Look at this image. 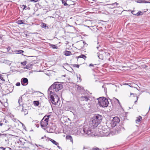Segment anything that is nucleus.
I'll list each match as a JSON object with an SVG mask.
<instances>
[{
    "mask_svg": "<svg viewBox=\"0 0 150 150\" xmlns=\"http://www.w3.org/2000/svg\"><path fill=\"white\" fill-rule=\"evenodd\" d=\"M102 120V115L97 114L92 118L88 125H84L82 128L79 129L77 131L79 135H87L89 137L96 136L97 134L93 131V129L97 127Z\"/></svg>",
    "mask_w": 150,
    "mask_h": 150,
    "instance_id": "obj_1",
    "label": "nucleus"
},
{
    "mask_svg": "<svg viewBox=\"0 0 150 150\" xmlns=\"http://www.w3.org/2000/svg\"><path fill=\"white\" fill-rule=\"evenodd\" d=\"M63 88L62 85L60 83L56 82H54L53 84L50 86L48 89V91L50 92L52 91V92H57L61 89Z\"/></svg>",
    "mask_w": 150,
    "mask_h": 150,
    "instance_id": "obj_2",
    "label": "nucleus"
},
{
    "mask_svg": "<svg viewBox=\"0 0 150 150\" xmlns=\"http://www.w3.org/2000/svg\"><path fill=\"white\" fill-rule=\"evenodd\" d=\"M50 100L52 104L57 105L60 102L58 96L54 92L50 91Z\"/></svg>",
    "mask_w": 150,
    "mask_h": 150,
    "instance_id": "obj_3",
    "label": "nucleus"
},
{
    "mask_svg": "<svg viewBox=\"0 0 150 150\" xmlns=\"http://www.w3.org/2000/svg\"><path fill=\"white\" fill-rule=\"evenodd\" d=\"M0 86L4 91L8 93L11 92L13 90V87L10 84L7 85L4 82L0 83Z\"/></svg>",
    "mask_w": 150,
    "mask_h": 150,
    "instance_id": "obj_4",
    "label": "nucleus"
},
{
    "mask_svg": "<svg viewBox=\"0 0 150 150\" xmlns=\"http://www.w3.org/2000/svg\"><path fill=\"white\" fill-rule=\"evenodd\" d=\"M99 104L102 107H107L108 106L109 102L108 99L104 97L98 98Z\"/></svg>",
    "mask_w": 150,
    "mask_h": 150,
    "instance_id": "obj_5",
    "label": "nucleus"
},
{
    "mask_svg": "<svg viewBox=\"0 0 150 150\" xmlns=\"http://www.w3.org/2000/svg\"><path fill=\"white\" fill-rule=\"evenodd\" d=\"M50 116V115L47 116H45L43 119L41 120L40 125L42 128H45L48 125V119Z\"/></svg>",
    "mask_w": 150,
    "mask_h": 150,
    "instance_id": "obj_6",
    "label": "nucleus"
},
{
    "mask_svg": "<svg viewBox=\"0 0 150 150\" xmlns=\"http://www.w3.org/2000/svg\"><path fill=\"white\" fill-rule=\"evenodd\" d=\"M120 121L119 118L117 117H115L113 118V120L111 122V125L112 127L115 126L117 124H118Z\"/></svg>",
    "mask_w": 150,
    "mask_h": 150,
    "instance_id": "obj_7",
    "label": "nucleus"
},
{
    "mask_svg": "<svg viewBox=\"0 0 150 150\" xmlns=\"http://www.w3.org/2000/svg\"><path fill=\"white\" fill-rule=\"evenodd\" d=\"M21 84L23 86L26 85L28 83V80L25 78H22L21 80Z\"/></svg>",
    "mask_w": 150,
    "mask_h": 150,
    "instance_id": "obj_8",
    "label": "nucleus"
},
{
    "mask_svg": "<svg viewBox=\"0 0 150 150\" xmlns=\"http://www.w3.org/2000/svg\"><path fill=\"white\" fill-rule=\"evenodd\" d=\"M31 144H32L29 142H25L23 144V146L24 148H25V150H26V149L27 150L28 149L30 150L29 147Z\"/></svg>",
    "mask_w": 150,
    "mask_h": 150,
    "instance_id": "obj_9",
    "label": "nucleus"
},
{
    "mask_svg": "<svg viewBox=\"0 0 150 150\" xmlns=\"http://www.w3.org/2000/svg\"><path fill=\"white\" fill-rule=\"evenodd\" d=\"M113 100H114V101H115V103H118V104L119 105L120 107L122 108V112L124 111L120 103L119 102V100L118 99H117V98H113Z\"/></svg>",
    "mask_w": 150,
    "mask_h": 150,
    "instance_id": "obj_10",
    "label": "nucleus"
},
{
    "mask_svg": "<svg viewBox=\"0 0 150 150\" xmlns=\"http://www.w3.org/2000/svg\"><path fill=\"white\" fill-rule=\"evenodd\" d=\"M46 140L50 141L54 144L56 145H57L59 144L56 142L55 140L49 138H47V139H46Z\"/></svg>",
    "mask_w": 150,
    "mask_h": 150,
    "instance_id": "obj_11",
    "label": "nucleus"
},
{
    "mask_svg": "<svg viewBox=\"0 0 150 150\" xmlns=\"http://www.w3.org/2000/svg\"><path fill=\"white\" fill-rule=\"evenodd\" d=\"M66 138L67 139L70 140L72 143H73V139L71 136L67 135L66 137Z\"/></svg>",
    "mask_w": 150,
    "mask_h": 150,
    "instance_id": "obj_12",
    "label": "nucleus"
},
{
    "mask_svg": "<svg viewBox=\"0 0 150 150\" xmlns=\"http://www.w3.org/2000/svg\"><path fill=\"white\" fill-rule=\"evenodd\" d=\"M86 57L85 55L83 54H81V55L79 56L78 57H76V58L77 59H78L79 58H82L85 60ZM77 61H78V59H77Z\"/></svg>",
    "mask_w": 150,
    "mask_h": 150,
    "instance_id": "obj_13",
    "label": "nucleus"
},
{
    "mask_svg": "<svg viewBox=\"0 0 150 150\" xmlns=\"http://www.w3.org/2000/svg\"><path fill=\"white\" fill-rule=\"evenodd\" d=\"M64 54L66 56H68L71 54V52L70 51H65L64 52Z\"/></svg>",
    "mask_w": 150,
    "mask_h": 150,
    "instance_id": "obj_14",
    "label": "nucleus"
},
{
    "mask_svg": "<svg viewBox=\"0 0 150 150\" xmlns=\"http://www.w3.org/2000/svg\"><path fill=\"white\" fill-rule=\"evenodd\" d=\"M142 120V117L141 116H139L138 117H137L136 118V122L137 123L138 122H141V121Z\"/></svg>",
    "mask_w": 150,
    "mask_h": 150,
    "instance_id": "obj_15",
    "label": "nucleus"
},
{
    "mask_svg": "<svg viewBox=\"0 0 150 150\" xmlns=\"http://www.w3.org/2000/svg\"><path fill=\"white\" fill-rule=\"evenodd\" d=\"M137 2L139 3H150L149 1H147L145 0H139L137 1Z\"/></svg>",
    "mask_w": 150,
    "mask_h": 150,
    "instance_id": "obj_16",
    "label": "nucleus"
},
{
    "mask_svg": "<svg viewBox=\"0 0 150 150\" xmlns=\"http://www.w3.org/2000/svg\"><path fill=\"white\" fill-rule=\"evenodd\" d=\"M41 27L45 29L49 28V27L48 26H47V24L43 23H42Z\"/></svg>",
    "mask_w": 150,
    "mask_h": 150,
    "instance_id": "obj_17",
    "label": "nucleus"
},
{
    "mask_svg": "<svg viewBox=\"0 0 150 150\" xmlns=\"http://www.w3.org/2000/svg\"><path fill=\"white\" fill-rule=\"evenodd\" d=\"M98 57L100 59H103V56L102 54H100L98 52L97 53Z\"/></svg>",
    "mask_w": 150,
    "mask_h": 150,
    "instance_id": "obj_18",
    "label": "nucleus"
},
{
    "mask_svg": "<svg viewBox=\"0 0 150 150\" xmlns=\"http://www.w3.org/2000/svg\"><path fill=\"white\" fill-rule=\"evenodd\" d=\"M62 4H63L64 6H70V5L71 4H68V2H67L65 1H64V0H62Z\"/></svg>",
    "mask_w": 150,
    "mask_h": 150,
    "instance_id": "obj_19",
    "label": "nucleus"
},
{
    "mask_svg": "<svg viewBox=\"0 0 150 150\" xmlns=\"http://www.w3.org/2000/svg\"><path fill=\"white\" fill-rule=\"evenodd\" d=\"M55 114L57 116L58 118L59 119L61 120L62 118V115L60 113H55Z\"/></svg>",
    "mask_w": 150,
    "mask_h": 150,
    "instance_id": "obj_20",
    "label": "nucleus"
},
{
    "mask_svg": "<svg viewBox=\"0 0 150 150\" xmlns=\"http://www.w3.org/2000/svg\"><path fill=\"white\" fill-rule=\"evenodd\" d=\"M24 21H23L21 20H19L17 21V23L18 24H24Z\"/></svg>",
    "mask_w": 150,
    "mask_h": 150,
    "instance_id": "obj_21",
    "label": "nucleus"
},
{
    "mask_svg": "<svg viewBox=\"0 0 150 150\" xmlns=\"http://www.w3.org/2000/svg\"><path fill=\"white\" fill-rule=\"evenodd\" d=\"M81 99L83 100H85L86 101H87L88 100V98L87 96H82L81 97Z\"/></svg>",
    "mask_w": 150,
    "mask_h": 150,
    "instance_id": "obj_22",
    "label": "nucleus"
},
{
    "mask_svg": "<svg viewBox=\"0 0 150 150\" xmlns=\"http://www.w3.org/2000/svg\"><path fill=\"white\" fill-rule=\"evenodd\" d=\"M49 45L51 47H52L53 49H57L58 48L57 46L56 45H54L50 44Z\"/></svg>",
    "mask_w": 150,
    "mask_h": 150,
    "instance_id": "obj_23",
    "label": "nucleus"
},
{
    "mask_svg": "<svg viewBox=\"0 0 150 150\" xmlns=\"http://www.w3.org/2000/svg\"><path fill=\"white\" fill-rule=\"evenodd\" d=\"M33 103L35 106H38L40 104L38 101H34L33 102Z\"/></svg>",
    "mask_w": 150,
    "mask_h": 150,
    "instance_id": "obj_24",
    "label": "nucleus"
},
{
    "mask_svg": "<svg viewBox=\"0 0 150 150\" xmlns=\"http://www.w3.org/2000/svg\"><path fill=\"white\" fill-rule=\"evenodd\" d=\"M0 149H2L3 150H11V148L9 147L4 148L2 146L0 147Z\"/></svg>",
    "mask_w": 150,
    "mask_h": 150,
    "instance_id": "obj_25",
    "label": "nucleus"
},
{
    "mask_svg": "<svg viewBox=\"0 0 150 150\" xmlns=\"http://www.w3.org/2000/svg\"><path fill=\"white\" fill-rule=\"evenodd\" d=\"M143 13L141 11H139L136 13V16H138L140 15H142L143 14Z\"/></svg>",
    "mask_w": 150,
    "mask_h": 150,
    "instance_id": "obj_26",
    "label": "nucleus"
},
{
    "mask_svg": "<svg viewBox=\"0 0 150 150\" xmlns=\"http://www.w3.org/2000/svg\"><path fill=\"white\" fill-rule=\"evenodd\" d=\"M18 103L19 105H21L22 103V97H20L18 100Z\"/></svg>",
    "mask_w": 150,
    "mask_h": 150,
    "instance_id": "obj_27",
    "label": "nucleus"
},
{
    "mask_svg": "<svg viewBox=\"0 0 150 150\" xmlns=\"http://www.w3.org/2000/svg\"><path fill=\"white\" fill-rule=\"evenodd\" d=\"M77 89L78 90L81 91V90L83 89V88L82 87L80 86H77Z\"/></svg>",
    "mask_w": 150,
    "mask_h": 150,
    "instance_id": "obj_28",
    "label": "nucleus"
},
{
    "mask_svg": "<svg viewBox=\"0 0 150 150\" xmlns=\"http://www.w3.org/2000/svg\"><path fill=\"white\" fill-rule=\"evenodd\" d=\"M91 150H101L97 147H94L92 148Z\"/></svg>",
    "mask_w": 150,
    "mask_h": 150,
    "instance_id": "obj_29",
    "label": "nucleus"
},
{
    "mask_svg": "<svg viewBox=\"0 0 150 150\" xmlns=\"http://www.w3.org/2000/svg\"><path fill=\"white\" fill-rule=\"evenodd\" d=\"M24 107V106L23 107L22 111L23 112H27V111L28 110V109H27L25 108ZM27 112H28V111H27Z\"/></svg>",
    "mask_w": 150,
    "mask_h": 150,
    "instance_id": "obj_30",
    "label": "nucleus"
},
{
    "mask_svg": "<svg viewBox=\"0 0 150 150\" xmlns=\"http://www.w3.org/2000/svg\"><path fill=\"white\" fill-rule=\"evenodd\" d=\"M72 65L73 66V67H76L78 68H79V65L78 64H74Z\"/></svg>",
    "mask_w": 150,
    "mask_h": 150,
    "instance_id": "obj_31",
    "label": "nucleus"
},
{
    "mask_svg": "<svg viewBox=\"0 0 150 150\" xmlns=\"http://www.w3.org/2000/svg\"><path fill=\"white\" fill-rule=\"evenodd\" d=\"M17 52H18V54H21L22 53H23L24 52V51L22 50H18L17 51Z\"/></svg>",
    "mask_w": 150,
    "mask_h": 150,
    "instance_id": "obj_32",
    "label": "nucleus"
},
{
    "mask_svg": "<svg viewBox=\"0 0 150 150\" xmlns=\"http://www.w3.org/2000/svg\"><path fill=\"white\" fill-rule=\"evenodd\" d=\"M27 62L26 61H24L23 62H21V64L25 66V65L26 64Z\"/></svg>",
    "mask_w": 150,
    "mask_h": 150,
    "instance_id": "obj_33",
    "label": "nucleus"
},
{
    "mask_svg": "<svg viewBox=\"0 0 150 150\" xmlns=\"http://www.w3.org/2000/svg\"><path fill=\"white\" fill-rule=\"evenodd\" d=\"M96 65V64H90L89 65V67H94Z\"/></svg>",
    "mask_w": 150,
    "mask_h": 150,
    "instance_id": "obj_34",
    "label": "nucleus"
},
{
    "mask_svg": "<svg viewBox=\"0 0 150 150\" xmlns=\"http://www.w3.org/2000/svg\"><path fill=\"white\" fill-rule=\"evenodd\" d=\"M131 13L134 15L136 16V13L134 11H132L131 12Z\"/></svg>",
    "mask_w": 150,
    "mask_h": 150,
    "instance_id": "obj_35",
    "label": "nucleus"
},
{
    "mask_svg": "<svg viewBox=\"0 0 150 150\" xmlns=\"http://www.w3.org/2000/svg\"><path fill=\"white\" fill-rule=\"evenodd\" d=\"M118 4H118L116 2H115V3H114L112 4H111V5L112 6H113V5L117 6Z\"/></svg>",
    "mask_w": 150,
    "mask_h": 150,
    "instance_id": "obj_36",
    "label": "nucleus"
},
{
    "mask_svg": "<svg viewBox=\"0 0 150 150\" xmlns=\"http://www.w3.org/2000/svg\"><path fill=\"white\" fill-rule=\"evenodd\" d=\"M0 77V79H1L2 81H3L2 82H4L5 83V80L3 78L2 76H1Z\"/></svg>",
    "mask_w": 150,
    "mask_h": 150,
    "instance_id": "obj_37",
    "label": "nucleus"
},
{
    "mask_svg": "<svg viewBox=\"0 0 150 150\" xmlns=\"http://www.w3.org/2000/svg\"><path fill=\"white\" fill-rule=\"evenodd\" d=\"M39 0H30L29 1L30 2H37Z\"/></svg>",
    "mask_w": 150,
    "mask_h": 150,
    "instance_id": "obj_38",
    "label": "nucleus"
},
{
    "mask_svg": "<svg viewBox=\"0 0 150 150\" xmlns=\"http://www.w3.org/2000/svg\"><path fill=\"white\" fill-rule=\"evenodd\" d=\"M16 85L17 86H19L20 85V83L19 82H17L16 83Z\"/></svg>",
    "mask_w": 150,
    "mask_h": 150,
    "instance_id": "obj_39",
    "label": "nucleus"
},
{
    "mask_svg": "<svg viewBox=\"0 0 150 150\" xmlns=\"http://www.w3.org/2000/svg\"><path fill=\"white\" fill-rule=\"evenodd\" d=\"M48 137H46L45 136L43 137H41V139H44V138H45V139L46 140V139H47V138Z\"/></svg>",
    "mask_w": 150,
    "mask_h": 150,
    "instance_id": "obj_40",
    "label": "nucleus"
},
{
    "mask_svg": "<svg viewBox=\"0 0 150 150\" xmlns=\"http://www.w3.org/2000/svg\"><path fill=\"white\" fill-rule=\"evenodd\" d=\"M30 68V67L28 65H26L25 68L28 69H29Z\"/></svg>",
    "mask_w": 150,
    "mask_h": 150,
    "instance_id": "obj_41",
    "label": "nucleus"
},
{
    "mask_svg": "<svg viewBox=\"0 0 150 150\" xmlns=\"http://www.w3.org/2000/svg\"><path fill=\"white\" fill-rule=\"evenodd\" d=\"M22 6H23V7H24L23 9H25L27 7V6H26L25 5H23Z\"/></svg>",
    "mask_w": 150,
    "mask_h": 150,
    "instance_id": "obj_42",
    "label": "nucleus"
},
{
    "mask_svg": "<svg viewBox=\"0 0 150 150\" xmlns=\"http://www.w3.org/2000/svg\"><path fill=\"white\" fill-rule=\"evenodd\" d=\"M105 53H106L105 52ZM106 55L108 56H109L110 55V54L108 52H106Z\"/></svg>",
    "mask_w": 150,
    "mask_h": 150,
    "instance_id": "obj_43",
    "label": "nucleus"
},
{
    "mask_svg": "<svg viewBox=\"0 0 150 150\" xmlns=\"http://www.w3.org/2000/svg\"><path fill=\"white\" fill-rule=\"evenodd\" d=\"M3 36V35H2L0 34V39H2Z\"/></svg>",
    "mask_w": 150,
    "mask_h": 150,
    "instance_id": "obj_44",
    "label": "nucleus"
},
{
    "mask_svg": "<svg viewBox=\"0 0 150 150\" xmlns=\"http://www.w3.org/2000/svg\"><path fill=\"white\" fill-rule=\"evenodd\" d=\"M133 96L134 97H137V94H133Z\"/></svg>",
    "mask_w": 150,
    "mask_h": 150,
    "instance_id": "obj_45",
    "label": "nucleus"
},
{
    "mask_svg": "<svg viewBox=\"0 0 150 150\" xmlns=\"http://www.w3.org/2000/svg\"><path fill=\"white\" fill-rule=\"evenodd\" d=\"M64 66H66V65H69V64H68L67 63H65L64 64Z\"/></svg>",
    "mask_w": 150,
    "mask_h": 150,
    "instance_id": "obj_46",
    "label": "nucleus"
},
{
    "mask_svg": "<svg viewBox=\"0 0 150 150\" xmlns=\"http://www.w3.org/2000/svg\"><path fill=\"white\" fill-rule=\"evenodd\" d=\"M138 98V97H137V100L136 101H135L134 102V103H136V102H137Z\"/></svg>",
    "mask_w": 150,
    "mask_h": 150,
    "instance_id": "obj_47",
    "label": "nucleus"
},
{
    "mask_svg": "<svg viewBox=\"0 0 150 150\" xmlns=\"http://www.w3.org/2000/svg\"><path fill=\"white\" fill-rule=\"evenodd\" d=\"M11 49V48L10 47H8L7 48V50H8V51H9V50H10Z\"/></svg>",
    "mask_w": 150,
    "mask_h": 150,
    "instance_id": "obj_48",
    "label": "nucleus"
},
{
    "mask_svg": "<svg viewBox=\"0 0 150 150\" xmlns=\"http://www.w3.org/2000/svg\"><path fill=\"white\" fill-rule=\"evenodd\" d=\"M83 44L85 45H87V44L86 43V42L85 41H83Z\"/></svg>",
    "mask_w": 150,
    "mask_h": 150,
    "instance_id": "obj_49",
    "label": "nucleus"
},
{
    "mask_svg": "<svg viewBox=\"0 0 150 150\" xmlns=\"http://www.w3.org/2000/svg\"><path fill=\"white\" fill-rule=\"evenodd\" d=\"M1 121L0 122V126H1L3 125V124L2 123H1Z\"/></svg>",
    "mask_w": 150,
    "mask_h": 150,
    "instance_id": "obj_50",
    "label": "nucleus"
},
{
    "mask_svg": "<svg viewBox=\"0 0 150 150\" xmlns=\"http://www.w3.org/2000/svg\"><path fill=\"white\" fill-rule=\"evenodd\" d=\"M93 1H95V2H96L97 0H92Z\"/></svg>",
    "mask_w": 150,
    "mask_h": 150,
    "instance_id": "obj_51",
    "label": "nucleus"
},
{
    "mask_svg": "<svg viewBox=\"0 0 150 150\" xmlns=\"http://www.w3.org/2000/svg\"><path fill=\"white\" fill-rule=\"evenodd\" d=\"M57 147L59 148V149H60L61 148L60 147L58 146H57Z\"/></svg>",
    "mask_w": 150,
    "mask_h": 150,
    "instance_id": "obj_52",
    "label": "nucleus"
},
{
    "mask_svg": "<svg viewBox=\"0 0 150 150\" xmlns=\"http://www.w3.org/2000/svg\"><path fill=\"white\" fill-rule=\"evenodd\" d=\"M104 91H106V90L107 89H106V88H104Z\"/></svg>",
    "mask_w": 150,
    "mask_h": 150,
    "instance_id": "obj_53",
    "label": "nucleus"
},
{
    "mask_svg": "<svg viewBox=\"0 0 150 150\" xmlns=\"http://www.w3.org/2000/svg\"><path fill=\"white\" fill-rule=\"evenodd\" d=\"M96 48H97V49L98 50V49H99V47H96Z\"/></svg>",
    "mask_w": 150,
    "mask_h": 150,
    "instance_id": "obj_54",
    "label": "nucleus"
},
{
    "mask_svg": "<svg viewBox=\"0 0 150 150\" xmlns=\"http://www.w3.org/2000/svg\"><path fill=\"white\" fill-rule=\"evenodd\" d=\"M27 9H30V7H28V8H27Z\"/></svg>",
    "mask_w": 150,
    "mask_h": 150,
    "instance_id": "obj_55",
    "label": "nucleus"
},
{
    "mask_svg": "<svg viewBox=\"0 0 150 150\" xmlns=\"http://www.w3.org/2000/svg\"><path fill=\"white\" fill-rule=\"evenodd\" d=\"M133 93H130V95H133Z\"/></svg>",
    "mask_w": 150,
    "mask_h": 150,
    "instance_id": "obj_56",
    "label": "nucleus"
},
{
    "mask_svg": "<svg viewBox=\"0 0 150 150\" xmlns=\"http://www.w3.org/2000/svg\"><path fill=\"white\" fill-rule=\"evenodd\" d=\"M70 67L71 69L72 70H73V69L71 67Z\"/></svg>",
    "mask_w": 150,
    "mask_h": 150,
    "instance_id": "obj_57",
    "label": "nucleus"
},
{
    "mask_svg": "<svg viewBox=\"0 0 150 150\" xmlns=\"http://www.w3.org/2000/svg\"><path fill=\"white\" fill-rule=\"evenodd\" d=\"M150 106H149V110H150Z\"/></svg>",
    "mask_w": 150,
    "mask_h": 150,
    "instance_id": "obj_58",
    "label": "nucleus"
},
{
    "mask_svg": "<svg viewBox=\"0 0 150 150\" xmlns=\"http://www.w3.org/2000/svg\"><path fill=\"white\" fill-rule=\"evenodd\" d=\"M10 129V128H8V129L7 130H9Z\"/></svg>",
    "mask_w": 150,
    "mask_h": 150,
    "instance_id": "obj_59",
    "label": "nucleus"
},
{
    "mask_svg": "<svg viewBox=\"0 0 150 150\" xmlns=\"http://www.w3.org/2000/svg\"><path fill=\"white\" fill-rule=\"evenodd\" d=\"M122 68H123L124 67V66H122Z\"/></svg>",
    "mask_w": 150,
    "mask_h": 150,
    "instance_id": "obj_60",
    "label": "nucleus"
},
{
    "mask_svg": "<svg viewBox=\"0 0 150 150\" xmlns=\"http://www.w3.org/2000/svg\"><path fill=\"white\" fill-rule=\"evenodd\" d=\"M22 55L23 56H25V55H24L23 54H22Z\"/></svg>",
    "mask_w": 150,
    "mask_h": 150,
    "instance_id": "obj_61",
    "label": "nucleus"
},
{
    "mask_svg": "<svg viewBox=\"0 0 150 150\" xmlns=\"http://www.w3.org/2000/svg\"><path fill=\"white\" fill-rule=\"evenodd\" d=\"M28 113H27L26 114H25V115H26Z\"/></svg>",
    "mask_w": 150,
    "mask_h": 150,
    "instance_id": "obj_62",
    "label": "nucleus"
},
{
    "mask_svg": "<svg viewBox=\"0 0 150 150\" xmlns=\"http://www.w3.org/2000/svg\"><path fill=\"white\" fill-rule=\"evenodd\" d=\"M102 87L103 88V87L104 88V86H102Z\"/></svg>",
    "mask_w": 150,
    "mask_h": 150,
    "instance_id": "obj_63",
    "label": "nucleus"
},
{
    "mask_svg": "<svg viewBox=\"0 0 150 150\" xmlns=\"http://www.w3.org/2000/svg\"><path fill=\"white\" fill-rule=\"evenodd\" d=\"M5 123H6V121H5Z\"/></svg>",
    "mask_w": 150,
    "mask_h": 150,
    "instance_id": "obj_64",
    "label": "nucleus"
}]
</instances>
